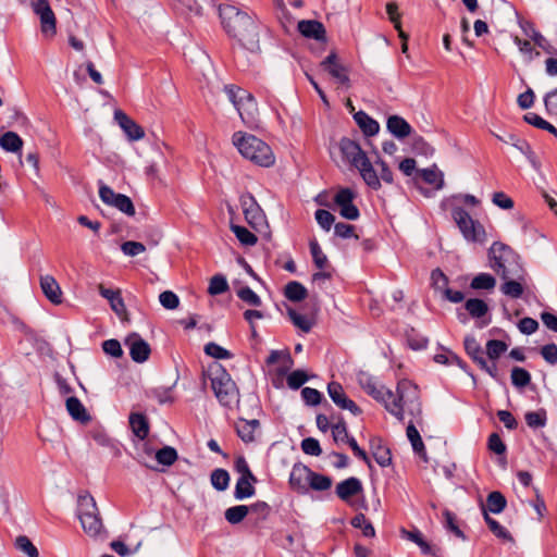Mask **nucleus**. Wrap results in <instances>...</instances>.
<instances>
[{
	"label": "nucleus",
	"instance_id": "nucleus-31",
	"mask_svg": "<svg viewBox=\"0 0 557 557\" xmlns=\"http://www.w3.org/2000/svg\"><path fill=\"white\" fill-rule=\"evenodd\" d=\"M417 175H419L424 183L433 185L437 190L444 187L443 172L437 170L436 165H433L432 168L428 169L418 170Z\"/></svg>",
	"mask_w": 557,
	"mask_h": 557
},
{
	"label": "nucleus",
	"instance_id": "nucleus-12",
	"mask_svg": "<svg viewBox=\"0 0 557 557\" xmlns=\"http://www.w3.org/2000/svg\"><path fill=\"white\" fill-rule=\"evenodd\" d=\"M327 393L332 401L341 409L350 411L354 416H360L362 410L350 399L343 386L338 382H330L327 384Z\"/></svg>",
	"mask_w": 557,
	"mask_h": 557
},
{
	"label": "nucleus",
	"instance_id": "nucleus-34",
	"mask_svg": "<svg viewBox=\"0 0 557 557\" xmlns=\"http://www.w3.org/2000/svg\"><path fill=\"white\" fill-rule=\"evenodd\" d=\"M284 295L288 300L299 302L307 298L308 290L301 283L290 281L285 285Z\"/></svg>",
	"mask_w": 557,
	"mask_h": 557
},
{
	"label": "nucleus",
	"instance_id": "nucleus-58",
	"mask_svg": "<svg viewBox=\"0 0 557 557\" xmlns=\"http://www.w3.org/2000/svg\"><path fill=\"white\" fill-rule=\"evenodd\" d=\"M224 91H225L228 100L234 104L235 108L239 104V102L244 98L249 97V91H247L246 89L239 88L237 86H234V85H226L224 87Z\"/></svg>",
	"mask_w": 557,
	"mask_h": 557
},
{
	"label": "nucleus",
	"instance_id": "nucleus-28",
	"mask_svg": "<svg viewBox=\"0 0 557 557\" xmlns=\"http://www.w3.org/2000/svg\"><path fill=\"white\" fill-rule=\"evenodd\" d=\"M260 422L257 419L246 420L240 419L236 424L237 435L245 443H251L255 441V432L259 429Z\"/></svg>",
	"mask_w": 557,
	"mask_h": 557
},
{
	"label": "nucleus",
	"instance_id": "nucleus-23",
	"mask_svg": "<svg viewBox=\"0 0 557 557\" xmlns=\"http://www.w3.org/2000/svg\"><path fill=\"white\" fill-rule=\"evenodd\" d=\"M522 28L524 34L529 36L544 52L550 55H557V48L553 46L539 30H536L532 24L528 23Z\"/></svg>",
	"mask_w": 557,
	"mask_h": 557
},
{
	"label": "nucleus",
	"instance_id": "nucleus-43",
	"mask_svg": "<svg viewBox=\"0 0 557 557\" xmlns=\"http://www.w3.org/2000/svg\"><path fill=\"white\" fill-rule=\"evenodd\" d=\"M496 285V280L495 277L492 275V274H488V273H479L478 275H475L471 283H470V287L472 289H486V290H491L495 287Z\"/></svg>",
	"mask_w": 557,
	"mask_h": 557
},
{
	"label": "nucleus",
	"instance_id": "nucleus-7",
	"mask_svg": "<svg viewBox=\"0 0 557 557\" xmlns=\"http://www.w3.org/2000/svg\"><path fill=\"white\" fill-rule=\"evenodd\" d=\"M451 216L465 239L472 243H483L486 236L483 225L473 220L470 214L461 207H454Z\"/></svg>",
	"mask_w": 557,
	"mask_h": 557
},
{
	"label": "nucleus",
	"instance_id": "nucleus-6",
	"mask_svg": "<svg viewBox=\"0 0 557 557\" xmlns=\"http://www.w3.org/2000/svg\"><path fill=\"white\" fill-rule=\"evenodd\" d=\"M357 380L361 388L375 400L384 404L385 409L391 412L399 421H403V406L398 405L393 398V392L385 388L383 385H379L375 379L367 372L360 371L357 375Z\"/></svg>",
	"mask_w": 557,
	"mask_h": 557
},
{
	"label": "nucleus",
	"instance_id": "nucleus-10",
	"mask_svg": "<svg viewBox=\"0 0 557 557\" xmlns=\"http://www.w3.org/2000/svg\"><path fill=\"white\" fill-rule=\"evenodd\" d=\"M34 12L40 18L41 32L48 36H54L57 33V18L48 0H35L33 2Z\"/></svg>",
	"mask_w": 557,
	"mask_h": 557
},
{
	"label": "nucleus",
	"instance_id": "nucleus-4",
	"mask_svg": "<svg viewBox=\"0 0 557 557\" xmlns=\"http://www.w3.org/2000/svg\"><path fill=\"white\" fill-rule=\"evenodd\" d=\"M233 144L245 159L260 166L269 168L275 162L270 146L255 135L236 132L233 135Z\"/></svg>",
	"mask_w": 557,
	"mask_h": 557
},
{
	"label": "nucleus",
	"instance_id": "nucleus-53",
	"mask_svg": "<svg viewBox=\"0 0 557 557\" xmlns=\"http://www.w3.org/2000/svg\"><path fill=\"white\" fill-rule=\"evenodd\" d=\"M287 314L295 326H297L305 333L310 332L312 323L306 315L298 313L293 308L287 309Z\"/></svg>",
	"mask_w": 557,
	"mask_h": 557
},
{
	"label": "nucleus",
	"instance_id": "nucleus-62",
	"mask_svg": "<svg viewBox=\"0 0 557 557\" xmlns=\"http://www.w3.org/2000/svg\"><path fill=\"white\" fill-rule=\"evenodd\" d=\"M309 376L304 370H295L287 376V385L292 389L300 388L307 381Z\"/></svg>",
	"mask_w": 557,
	"mask_h": 557
},
{
	"label": "nucleus",
	"instance_id": "nucleus-25",
	"mask_svg": "<svg viewBox=\"0 0 557 557\" xmlns=\"http://www.w3.org/2000/svg\"><path fill=\"white\" fill-rule=\"evenodd\" d=\"M354 120L367 137L374 136L380 131L379 123L364 111L355 113Z\"/></svg>",
	"mask_w": 557,
	"mask_h": 557
},
{
	"label": "nucleus",
	"instance_id": "nucleus-30",
	"mask_svg": "<svg viewBox=\"0 0 557 557\" xmlns=\"http://www.w3.org/2000/svg\"><path fill=\"white\" fill-rule=\"evenodd\" d=\"M0 147L7 152L20 153L23 148V139L17 133L8 131L0 136Z\"/></svg>",
	"mask_w": 557,
	"mask_h": 557
},
{
	"label": "nucleus",
	"instance_id": "nucleus-44",
	"mask_svg": "<svg viewBox=\"0 0 557 557\" xmlns=\"http://www.w3.org/2000/svg\"><path fill=\"white\" fill-rule=\"evenodd\" d=\"M351 525L362 531L364 537H374L375 530L373 524L367 519L363 513H358L351 519Z\"/></svg>",
	"mask_w": 557,
	"mask_h": 557
},
{
	"label": "nucleus",
	"instance_id": "nucleus-33",
	"mask_svg": "<svg viewBox=\"0 0 557 557\" xmlns=\"http://www.w3.org/2000/svg\"><path fill=\"white\" fill-rule=\"evenodd\" d=\"M482 511L484 516V520L486 524L488 525L491 532L498 539H502L504 541L512 542L513 537L511 536L510 532L503 527L498 521L491 518L488 512L486 511L484 505H482Z\"/></svg>",
	"mask_w": 557,
	"mask_h": 557
},
{
	"label": "nucleus",
	"instance_id": "nucleus-29",
	"mask_svg": "<svg viewBox=\"0 0 557 557\" xmlns=\"http://www.w3.org/2000/svg\"><path fill=\"white\" fill-rule=\"evenodd\" d=\"M509 139L511 140V146L524 154L535 170H539L540 162L530 144L525 139L519 138L515 134H509Z\"/></svg>",
	"mask_w": 557,
	"mask_h": 557
},
{
	"label": "nucleus",
	"instance_id": "nucleus-54",
	"mask_svg": "<svg viewBox=\"0 0 557 557\" xmlns=\"http://www.w3.org/2000/svg\"><path fill=\"white\" fill-rule=\"evenodd\" d=\"M508 346L505 342L499 339H490L486 343V355L491 360L498 359L506 350Z\"/></svg>",
	"mask_w": 557,
	"mask_h": 557
},
{
	"label": "nucleus",
	"instance_id": "nucleus-59",
	"mask_svg": "<svg viewBox=\"0 0 557 557\" xmlns=\"http://www.w3.org/2000/svg\"><path fill=\"white\" fill-rule=\"evenodd\" d=\"M15 546L18 550L25 553L28 557H38L39 555L36 546L25 535H20L16 537Z\"/></svg>",
	"mask_w": 557,
	"mask_h": 557
},
{
	"label": "nucleus",
	"instance_id": "nucleus-51",
	"mask_svg": "<svg viewBox=\"0 0 557 557\" xmlns=\"http://www.w3.org/2000/svg\"><path fill=\"white\" fill-rule=\"evenodd\" d=\"M156 459L160 465L172 466L177 459V451L174 447L164 446L156 453Z\"/></svg>",
	"mask_w": 557,
	"mask_h": 557
},
{
	"label": "nucleus",
	"instance_id": "nucleus-15",
	"mask_svg": "<svg viewBox=\"0 0 557 557\" xmlns=\"http://www.w3.org/2000/svg\"><path fill=\"white\" fill-rule=\"evenodd\" d=\"M311 469L300 462L295 463L289 474V485L298 493H306L308 491L309 476Z\"/></svg>",
	"mask_w": 557,
	"mask_h": 557
},
{
	"label": "nucleus",
	"instance_id": "nucleus-45",
	"mask_svg": "<svg viewBox=\"0 0 557 557\" xmlns=\"http://www.w3.org/2000/svg\"><path fill=\"white\" fill-rule=\"evenodd\" d=\"M231 230L242 245L253 246L258 242L257 236L244 226L232 224Z\"/></svg>",
	"mask_w": 557,
	"mask_h": 557
},
{
	"label": "nucleus",
	"instance_id": "nucleus-40",
	"mask_svg": "<svg viewBox=\"0 0 557 557\" xmlns=\"http://www.w3.org/2000/svg\"><path fill=\"white\" fill-rule=\"evenodd\" d=\"M407 437L411 443L413 451L425 459V446L423 444L419 431L417 430L412 422H409L407 426Z\"/></svg>",
	"mask_w": 557,
	"mask_h": 557
},
{
	"label": "nucleus",
	"instance_id": "nucleus-39",
	"mask_svg": "<svg viewBox=\"0 0 557 557\" xmlns=\"http://www.w3.org/2000/svg\"><path fill=\"white\" fill-rule=\"evenodd\" d=\"M465 309L471 318L480 319L488 312L487 304L479 298H470L465 302Z\"/></svg>",
	"mask_w": 557,
	"mask_h": 557
},
{
	"label": "nucleus",
	"instance_id": "nucleus-35",
	"mask_svg": "<svg viewBox=\"0 0 557 557\" xmlns=\"http://www.w3.org/2000/svg\"><path fill=\"white\" fill-rule=\"evenodd\" d=\"M372 455L381 467H387L392 463L391 451L387 447L381 444L380 440L371 441Z\"/></svg>",
	"mask_w": 557,
	"mask_h": 557
},
{
	"label": "nucleus",
	"instance_id": "nucleus-46",
	"mask_svg": "<svg viewBox=\"0 0 557 557\" xmlns=\"http://www.w3.org/2000/svg\"><path fill=\"white\" fill-rule=\"evenodd\" d=\"M211 484L218 491H225L230 484V474L226 470L218 468L211 473Z\"/></svg>",
	"mask_w": 557,
	"mask_h": 557
},
{
	"label": "nucleus",
	"instance_id": "nucleus-16",
	"mask_svg": "<svg viewBox=\"0 0 557 557\" xmlns=\"http://www.w3.org/2000/svg\"><path fill=\"white\" fill-rule=\"evenodd\" d=\"M114 119L127 136L129 140H139L145 136V132L140 125L132 120L121 110L114 112Z\"/></svg>",
	"mask_w": 557,
	"mask_h": 557
},
{
	"label": "nucleus",
	"instance_id": "nucleus-9",
	"mask_svg": "<svg viewBox=\"0 0 557 557\" xmlns=\"http://www.w3.org/2000/svg\"><path fill=\"white\" fill-rule=\"evenodd\" d=\"M99 197L106 205L119 209L126 215L133 216L135 214V207L131 198L126 195L114 193V190L107 185H100Z\"/></svg>",
	"mask_w": 557,
	"mask_h": 557
},
{
	"label": "nucleus",
	"instance_id": "nucleus-13",
	"mask_svg": "<svg viewBox=\"0 0 557 557\" xmlns=\"http://www.w3.org/2000/svg\"><path fill=\"white\" fill-rule=\"evenodd\" d=\"M355 193L350 188L339 189L334 201L339 207V213L347 220L355 221L359 218V209L354 205Z\"/></svg>",
	"mask_w": 557,
	"mask_h": 557
},
{
	"label": "nucleus",
	"instance_id": "nucleus-1",
	"mask_svg": "<svg viewBox=\"0 0 557 557\" xmlns=\"http://www.w3.org/2000/svg\"><path fill=\"white\" fill-rule=\"evenodd\" d=\"M219 16L224 32L239 48L250 53L260 52L262 25L256 16L227 3L219 5Z\"/></svg>",
	"mask_w": 557,
	"mask_h": 557
},
{
	"label": "nucleus",
	"instance_id": "nucleus-38",
	"mask_svg": "<svg viewBox=\"0 0 557 557\" xmlns=\"http://www.w3.org/2000/svg\"><path fill=\"white\" fill-rule=\"evenodd\" d=\"M257 481H252L248 478H238L235 486L234 496L236 499H245L251 497L256 493V488L253 483Z\"/></svg>",
	"mask_w": 557,
	"mask_h": 557
},
{
	"label": "nucleus",
	"instance_id": "nucleus-42",
	"mask_svg": "<svg viewBox=\"0 0 557 557\" xmlns=\"http://www.w3.org/2000/svg\"><path fill=\"white\" fill-rule=\"evenodd\" d=\"M249 512V507L246 505H237L230 507L225 510L224 516L228 523L237 524L242 522Z\"/></svg>",
	"mask_w": 557,
	"mask_h": 557
},
{
	"label": "nucleus",
	"instance_id": "nucleus-60",
	"mask_svg": "<svg viewBox=\"0 0 557 557\" xmlns=\"http://www.w3.org/2000/svg\"><path fill=\"white\" fill-rule=\"evenodd\" d=\"M431 281L435 290H438L442 294L448 288V277L438 268L432 271Z\"/></svg>",
	"mask_w": 557,
	"mask_h": 557
},
{
	"label": "nucleus",
	"instance_id": "nucleus-19",
	"mask_svg": "<svg viewBox=\"0 0 557 557\" xmlns=\"http://www.w3.org/2000/svg\"><path fill=\"white\" fill-rule=\"evenodd\" d=\"M528 273L524 272L520 277H504L500 285V292L513 299H518L523 295L524 285L527 284Z\"/></svg>",
	"mask_w": 557,
	"mask_h": 557
},
{
	"label": "nucleus",
	"instance_id": "nucleus-3",
	"mask_svg": "<svg viewBox=\"0 0 557 557\" xmlns=\"http://www.w3.org/2000/svg\"><path fill=\"white\" fill-rule=\"evenodd\" d=\"M488 259L491 269L500 278L520 277L525 269L520 262V257L509 246L495 242L488 249Z\"/></svg>",
	"mask_w": 557,
	"mask_h": 557
},
{
	"label": "nucleus",
	"instance_id": "nucleus-11",
	"mask_svg": "<svg viewBox=\"0 0 557 557\" xmlns=\"http://www.w3.org/2000/svg\"><path fill=\"white\" fill-rule=\"evenodd\" d=\"M320 66L327 72L337 84L348 88L350 86V79L348 76L347 69L338 62V57L335 51H332L325 59L320 63Z\"/></svg>",
	"mask_w": 557,
	"mask_h": 557
},
{
	"label": "nucleus",
	"instance_id": "nucleus-8",
	"mask_svg": "<svg viewBox=\"0 0 557 557\" xmlns=\"http://www.w3.org/2000/svg\"><path fill=\"white\" fill-rule=\"evenodd\" d=\"M397 401L398 405L408 409L409 413L418 417L421 416V404L419 401V389L416 384L409 380H401L397 384V395L393 394L389 401Z\"/></svg>",
	"mask_w": 557,
	"mask_h": 557
},
{
	"label": "nucleus",
	"instance_id": "nucleus-50",
	"mask_svg": "<svg viewBox=\"0 0 557 557\" xmlns=\"http://www.w3.org/2000/svg\"><path fill=\"white\" fill-rule=\"evenodd\" d=\"M332 436L335 443H348L352 436H349L345 420L339 417L337 422L332 425Z\"/></svg>",
	"mask_w": 557,
	"mask_h": 557
},
{
	"label": "nucleus",
	"instance_id": "nucleus-61",
	"mask_svg": "<svg viewBox=\"0 0 557 557\" xmlns=\"http://www.w3.org/2000/svg\"><path fill=\"white\" fill-rule=\"evenodd\" d=\"M205 352L215 359H230L232 357V354L227 349L223 348L214 342L206 344Z\"/></svg>",
	"mask_w": 557,
	"mask_h": 557
},
{
	"label": "nucleus",
	"instance_id": "nucleus-37",
	"mask_svg": "<svg viewBox=\"0 0 557 557\" xmlns=\"http://www.w3.org/2000/svg\"><path fill=\"white\" fill-rule=\"evenodd\" d=\"M507 506L506 497L498 491L491 492L486 498V511H491L493 513H500L505 510Z\"/></svg>",
	"mask_w": 557,
	"mask_h": 557
},
{
	"label": "nucleus",
	"instance_id": "nucleus-27",
	"mask_svg": "<svg viewBox=\"0 0 557 557\" xmlns=\"http://www.w3.org/2000/svg\"><path fill=\"white\" fill-rule=\"evenodd\" d=\"M66 410L69 412V414L76 421H79L82 423H87L90 421V416L88 414L86 408L84 407V405L81 403V400L75 397V396H72V397H69L66 399Z\"/></svg>",
	"mask_w": 557,
	"mask_h": 557
},
{
	"label": "nucleus",
	"instance_id": "nucleus-2",
	"mask_svg": "<svg viewBox=\"0 0 557 557\" xmlns=\"http://www.w3.org/2000/svg\"><path fill=\"white\" fill-rule=\"evenodd\" d=\"M341 154L345 162L359 171L363 182L373 190H379L382 184L373 163L355 140L343 137L338 143Z\"/></svg>",
	"mask_w": 557,
	"mask_h": 557
},
{
	"label": "nucleus",
	"instance_id": "nucleus-24",
	"mask_svg": "<svg viewBox=\"0 0 557 557\" xmlns=\"http://www.w3.org/2000/svg\"><path fill=\"white\" fill-rule=\"evenodd\" d=\"M386 127L391 134L399 139L409 136L411 133L410 124L399 115H391L387 119Z\"/></svg>",
	"mask_w": 557,
	"mask_h": 557
},
{
	"label": "nucleus",
	"instance_id": "nucleus-48",
	"mask_svg": "<svg viewBox=\"0 0 557 557\" xmlns=\"http://www.w3.org/2000/svg\"><path fill=\"white\" fill-rule=\"evenodd\" d=\"M528 426L532 429L544 428L547 422V414L544 409L537 411H529L524 416Z\"/></svg>",
	"mask_w": 557,
	"mask_h": 557
},
{
	"label": "nucleus",
	"instance_id": "nucleus-22",
	"mask_svg": "<svg viewBox=\"0 0 557 557\" xmlns=\"http://www.w3.org/2000/svg\"><path fill=\"white\" fill-rule=\"evenodd\" d=\"M242 206L247 222L253 227L260 224L263 220L262 211L252 196L242 198Z\"/></svg>",
	"mask_w": 557,
	"mask_h": 557
},
{
	"label": "nucleus",
	"instance_id": "nucleus-5",
	"mask_svg": "<svg viewBox=\"0 0 557 557\" xmlns=\"http://www.w3.org/2000/svg\"><path fill=\"white\" fill-rule=\"evenodd\" d=\"M209 376L214 395L222 406L232 408L239 403L238 388L231 375L221 364L215 363L211 367Z\"/></svg>",
	"mask_w": 557,
	"mask_h": 557
},
{
	"label": "nucleus",
	"instance_id": "nucleus-63",
	"mask_svg": "<svg viewBox=\"0 0 557 557\" xmlns=\"http://www.w3.org/2000/svg\"><path fill=\"white\" fill-rule=\"evenodd\" d=\"M301 397L308 406H318L322 400V394L318 389L311 387H304L301 389Z\"/></svg>",
	"mask_w": 557,
	"mask_h": 557
},
{
	"label": "nucleus",
	"instance_id": "nucleus-57",
	"mask_svg": "<svg viewBox=\"0 0 557 557\" xmlns=\"http://www.w3.org/2000/svg\"><path fill=\"white\" fill-rule=\"evenodd\" d=\"M237 297L252 307H260L262 305L261 298L248 286L239 288L237 292Z\"/></svg>",
	"mask_w": 557,
	"mask_h": 557
},
{
	"label": "nucleus",
	"instance_id": "nucleus-36",
	"mask_svg": "<svg viewBox=\"0 0 557 557\" xmlns=\"http://www.w3.org/2000/svg\"><path fill=\"white\" fill-rule=\"evenodd\" d=\"M99 512L95 498L89 493L78 495L77 516H86Z\"/></svg>",
	"mask_w": 557,
	"mask_h": 557
},
{
	"label": "nucleus",
	"instance_id": "nucleus-18",
	"mask_svg": "<svg viewBox=\"0 0 557 557\" xmlns=\"http://www.w3.org/2000/svg\"><path fill=\"white\" fill-rule=\"evenodd\" d=\"M298 32L306 38L315 39L319 41L326 40V30L324 25L315 20H302L298 22Z\"/></svg>",
	"mask_w": 557,
	"mask_h": 557
},
{
	"label": "nucleus",
	"instance_id": "nucleus-56",
	"mask_svg": "<svg viewBox=\"0 0 557 557\" xmlns=\"http://www.w3.org/2000/svg\"><path fill=\"white\" fill-rule=\"evenodd\" d=\"M511 382L516 387H525L531 382V374L523 368L515 367L511 370Z\"/></svg>",
	"mask_w": 557,
	"mask_h": 557
},
{
	"label": "nucleus",
	"instance_id": "nucleus-32",
	"mask_svg": "<svg viewBox=\"0 0 557 557\" xmlns=\"http://www.w3.org/2000/svg\"><path fill=\"white\" fill-rule=\"evenodd\" d=\"M129 425L139 440H145L149 434V423L147 418L141 413H131L129 416Z\"/></svg>",
	"mask_w": 557,
	"mask_h": 557
},
{
	"label": "nucleus",
	"instance_id": "nucleus-52",
	"mask_svg": "<svg viewBox=\"0 0 557 557\" xmlns=\"http://www.w3.org/2000/svg\"><path fill=\"white\" fill-rule=\"evenodd\" d=\"M227 289H228V284H227L225 276H223L222 274H215L214 276L211 277L209 287H208V293L211 296L221 295V294L225 293Z\"/></svg>",
	"mask_w": 557,
	"mask_h": 557
},
{
	"label": "nucleus",
	"instance_id": "nucleus-49",
	"mask_svg": "<svg viewBox=\"0 0 557 557\" xmlns=\"http://www.w3.org/2000/svg\"><path fill=\"white\" fill-rule=\"evenodd\" d=\"M309 246H310V252H311L314 265L319 270H324L325 268H327L329 267L327 257L323 253L318 242L315 239H313L310 242Z\"/></svg>",
	"mask_w": 557,
	"mask_h": 557
},
{
	"label": "nucleus",
	"instance_id": "nucleus-47",
	"mask_svg": "<svg viewBox=\"0 0 557 557\" xmlns=\"http://www.w3.org/2000/svg\"><path fill=\"white\" fill-rule=\"evenodd\" d=\"M308 485L314 491H326L332 486V479L311 470Z\"/></svg>",
	"mask_w": 557,
	"mask_h": 557
},
{
	"label": "nucleus",
	"instance_id": "nucleus-26",
	"mask_svg": "<svg viewBox=\"0 0 557 557\" xmlns=\"http://www.w3.org/2000/svg\"><path fill=\"white\" fill-rule=\"evenodd\" d=\"M81 524L86 534L89 536H98L103 531V523L100 518V513H91L86 516H79Z\"/></svg>",
	"mask_w": 557,
	"mask_h": 557
},
{
	"label": "nucleus",
	"instance_id": "nucleus-55",
	"mask_svg": "<svg viewBox=\"0 0 557 557\" xmlns=\"http://www.w3.org/2000/svg\"><path fill=\"white\" fill-rule=\"evenodd\" d=\"M372 163H373V166L374 165L377 166V170L375 169V171L377 173L379 181L380 182L382 181L386 184H393L394 175H393L391 168L387 165V163L384 160H382L380 157H377L376 160Z\"/></svg>",
	"mask_w": 557,
	"mask_h": 557
},
{
	"label": "nucleus",
	"instance_id": "nucleus-41",
	"mask_svg": "<svg viewBox=\"0 0 557 557\" xmlns=\"http://www.w3.org/2000/svg\"><path fill=\"white\" fill-rule=\"evenodd\" d=\"M523 120L528 124H530L536 128L547 131L548 133H550L555 137H557V128L553 124L548 123L543 117H541L539 114L529 112L523 116Z\"/></svg>",
	"mask_w": 557,
	"mask_h": 557
},
{
	"label": "nucleus",
	"instance_id": "nucleus-21",
	"mask_svg": "<svg viewBox=\"0 0 557 557\" xmlns=\"http://www.w3.org/2000/svg\"><path fill=\"white\" fill-rule=\"evenodd\" d=\"M40 287L45 296L54 305H59L62 302V292L61 288L55 281V278L51 275H45L40 277Z\"/></svg>",
	"mask_w": 557,
	"mask_h": 557
},
{
	"label": "nucleus",
	"instance_id": "nucleus-14",
	"mask_svg": "<svg viewBox=\"0 0 557 557\" xmlns=\"http://www.w3.org/2000/svg\"><path fill=\"white\" fill-rule=\"evenodd\" d=\"M125 345L129 348L133 361L143 363L148 360L151 349L149 344L137 333H132L125 338Z\"/></svg>",
	"mask_w": 557,
	"mask_h": 557
},
{
	"label": "nucleus",
	"instance_id": "nucleus-17",
	"mask_svg": "<svg viewBox=\"0 0 557 557\" xmlns=\"http://www.w3.org/2000/svg\"><path fill=\"white\" fill-rule=\"evenodd\" d=\"M236 110L242 119V121L252 127L257 125L258 122V106L253 98V96L249 92V97L244 98L239 104L236 107Z\"/></svg>",
	"mask_w": 557,
	"mask_h": 557
},
{
	"label": "nucleus",
	"instance_id": "nucleus-20",
	"mask_svg": "<svg viewBox=\"0 0 557 557\" xmlns=\"http://www.w3.org/2000/svg\"><path fill=\"white\" fill-rule=\"evenodd\" d=\"M336 495L344 502H349L351 497L362 492V483L359 479L350 476L336 485Z\"/></svg>",
	"mask_w": 557,
	"mask_h": 557
},
{
	"label": "nucleus",
	"instance_id": "nucleus-64",
	"mask_svg": "<svg viewBox=\"0 0 557 557\" xmlns=\"http://www.w3.org/2000/svg\"><path fill=\"white\" fill-rule=\"evenodd\" d=\"M159 301L165 309L169 310L176 309L180 305L177 295L171 290L162 292L159 295Z\"/></svg>",
	"mask_w": 557,
	"mask_h": 557
}]
</instances>
